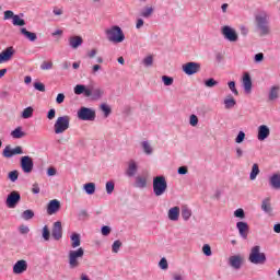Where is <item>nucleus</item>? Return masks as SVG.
Here are the masks:
<instances>
[{"label": "nucleus", "instance_id": "1", "mask_svg": "<svg viewBox=\"0 0 280 280\" xmlns=\"http://www.w3.org/2000/svg\"><path fill=\"white\" fill-rule=\"evenodd\" d=\"M256 32L264 38V36H270L272 30L270 28V13L267 11H260L255 15Z\"/></svg>", "mask_w": 280, "mask_h": 280}, {"label": "nucleus", "instance_id": "2", "mask_svg": "<svg viewBox=\"0 0 280 280\" xmlns=\"http://www.w3.org/2000/svg\"><path fill=\"white\" fill-rule=\"evenodd\" d=\"M74 95H84V97H92V100H102L104 90L100 88L91 90L84 84H77L74 86Z\"/></svg>", "mask_w": 280, "mask_h": 280}, {"label": "nucleus", "instance_id": "3", "mask_svg": "<svg viewBox=\"0 0 280 280\" xmlns=\"http://www.w3.org/2000/svg\"><path fill=\"white\" fill-rule=\"evenodd\" d=\"M167 192V179L163 175L153 177V194L156 198L165 196Z\"/></svg>", "mask_w": 280, "mask_h": 280}, {"label": "nucleus", "instance_id": "4", "mask_svg": "<svg viewBox=\"0 0 280 280\" xmlns=\"http://www.w3.org/2000/svg\"><path fill=\"white\" fill-rule=\"evenodd\" d=\"M248 261L255 266H264V264H266V254L261 253V247L259 245L252 247Z\"/></svg>", "mask_w": 280, "mask_h": 280}, {"label": "nucleus", "instance_id": "5", "mask_svg": "<svg viewBox=\"0 0 280 280\" xmlns=\"http://www.w3.org/2000/svg\"><path fill=\"white\" fill-rule=\"evenodd\" d=\"M84 257V248L79 247L78 249L69 250L68 253V264L70 270H75V268H80V259Z\"/></svg>", "mask_w": 280, "mask_h": 280}, {"label": "nucleus", "instance_id": "6", "mask_svg": "<svg viewBox=\"0 0 280 280\" xmlns=\"http://www.w3.org/2000/svg\"><path fill=\"white\" fill-rule=\"evenodd\" d=\"M105 34L109 43H124V40H126V35H124V31L117 25L107 28L105 31Z\"/></svg>", "mask_w": 280, "mask_h": 280}, {"label": "nucleus", "instance_id": "7", "mask_svg": "<svg viewBox=\"0 0 280 280\" xmlns=\"http://www.w3.org/2000/svg\"><path fill=\"white\" fill-rule=\"evenodd\" d=\"M71 126V117L68 115L60 116L57 118L54 125L55 135H63Z\"/></svg>", "mask_w": 280, "mask_h": 280}, {"label": "nucleus", "instance_id": "8", "mask_svg": "<svg viewBox=\"0 0 280 280\" xmlns=\"http://www.w3.org/2000/svg\"><path fill=\"white\" fill-rule=\"evenodd\" d=\"M77 115L81 121H95L96 117L95 109L89 107H81Z\"/></svg>", "mask_w": 280, "mask_h": 280}, {"label": "nucleus", "instance_id": "9", "mask_svg": "<svg viewBox=\"0 0 280 280\" xmlns=\"http://www.w3.org/2000/svg\"><path fill=\"white\" fill-rule=\"evenodd\" d=\"M221 34L225 38V40H229L230 43H237V40L240 39L237 31L229 25H225L221 28Z\"/></svg>", "mask_w": 280, "mask_h": 280}, {"label": "nucleus", "instance_id": "10", "mask_svg": "<svg viewBox=\"0 0 280 280\" xmlns=\"http://www.w3.org/2000/svg\"><path fill=\"white\" fill-rule=\"evenodd\" d=\"M20 165L24 174H32L34 170V160L30 155H24L20 160Z\"/></svg>", "mask_w": 280, "mask_h": 280}, {"label": "nucleus", "instance_id": "11", "mask_svg": "<svg viewBox=\"0 0 280 280\" xmlns=\"http://www.w3.org/2000/svg\"><path fill=\"white\" fill-rule=\"evenodd\" d=\"M19 202H21V194H19V191L16 190L11 191L7 197V207L9 209H14L19 205Z\"/></svg>", "mask_w": 280, "mask_h": 280}, {"label": "nucleus", "instance_id": "12", "mask_svg": "<svg viewBox=\"0 0 280 280\" xmlns=\"http://www.w3.org/2000/svg\"><path fill=\"white\" fill-rule=\"evenodd\" d=\"M182 69L184 73H186V75H195V73H198V71H200V63L190 61L183 65Z\"/></svg>", "mask_w": 280, "mask_h": 280}, {"label": "nucleus", "instance_id": "13", "mask_svg": "<svg viewBox=\"0 0 280 280\" xmlns=\"http://www.w3.org/2000/svg\"><path fill=\"white\" fill-rule=\"evenodd\" d=\"M16 154H23V147L12 149V147L7 145L2 152L4 159H12V156H16Z\"/></svg>", "mask_w": 280, "mask_h": 280}, {"label": "nucleus", "instance_id": "14", "mask_svg": "<svg viewBox=\"0 0 280 280\" xmlns=\"http://www.w3.org/2000/svg\"><path fill=\"white\" fill-rule=\"evenodd\" d=\"M244 264V257L242 255H234L229 258V266L234 270H240Z\"/></svg>", "mask_w": 280, "mask_h": 280}, {"label": "nucleus", "instance_id": "15", "mask_svg": "<svg viewBox=\"0 0 280 280\" xmlns=\"http://www.w3.org/2000/svg\"><path fill=\"white\" fill-rule=\"evenodd\" d=\"M13 56H14V47L10 46L7 49H4L2 52H0V65H3V62H10Z\"/></svg>", "mask_w": 280, "mask_h": 280}, {"label": "nucleus", "instance_id": "16", "mask_svg": "<svg viewBox=\"0 0 280 280\" xmlns=\"http://www.w3.org/2000/svg\"><path fill=\"white\" fill-rule=\"evenodd\" d=\"M51 236L57 242H58V240H62V222L56 221L54 223V226H52V230H51Z\"/></svg>", "mask_w": 280, "mask_h": 280}, {"label": "nucleus", "instance_id": "17", "mask_svg": "<svg viewBox=\"0 0 280 280\" xmlns=\"http://www.w3.org/2000/svg\"><path fill=\"white\" fill-rule=\"evenodd\" d=\"M27 271V260H18L13 266L14 275H23V272Z\"/></svg>", "mask_w": 280, "mask_h": 280}, {"label": "nucleus", "instance_id": "18", "mask_svg": "<svg viewBox=\"0 0 280 280\" xmlns=\"http://www.w3.org/2000/svg\"><path fill=\"white\" fill-rule=\"evenodd\" d=\"M59 211H60V201H58V199L50 200L47 206L48 215H55V213Z\"/></svg>", "mask_w": 280, "mask_h": 280}, {"label": "nucleus", "instance_id": "19", "mask_svg": "<svg viewBox=\"0 0 280 280\" xmlns=\"http://www.w3.org/2000/svg\"><path fill=\"white\" fill-rule=\"evenodd\" d=\"M270 137V128L266 125H261L258 127V141H266Z\"/></svg>", "mask_w": 280, "mask_h": 280}, {"label": "nucleus", "instance_id": "20", "mask_svg": "<svg viewBox=\"0 0 280 280\" xmlns=\"http://www.w3.org/2000/svg\"><path fill=\"white\" fill-rule=\"evenodd\" d=\"M236 229L238 230V233L243 240L248 238V223L240 221L236 223Z\"/></svg>", "mask_w": 280, "mask_h": 280}, {"label": "nucleus", "instance_id": "21", "mask_svg": "<svg viewBox=\"0 0 280 280\" xmlns=\"http://www.w3.org/2000/svg\"><path fill=\"white\" fill-rule=\"evenodd\" d=\"M243 89L245 93H250L253 91V79L248 72L243 75Z\"/></svg>", "mask_w": 280, "mask_h": 280}, {"label": "nucleus", "instance_id": "22", "mask_svg": "<svg viewBox=\"0 0 280 280\" xmlns=\"http://www.w3.org/2000/svg\"><path fill=\"white\" fill-rule=\"evenodd\" d=\"M167 218L171 220V222H178V219L180 218V208L175 206L168 209Z\"/></svg>", "mask_w": 280, "mask_h": 280}, {"label": "nucleus", "instance_id": "23", "mask_svg": "<svg viewBox=\"0 0 280 280\" xmlns=\"http://www.w3.org/2000/svg\"><path fill=\"white\" fill-rule=\"evenodd\" d=\"M138 170H139V166L137 165V162L135 160H130L128 163V167L126 170V175L129 178H132L133 176L137 175Z\"/></svg>", "mask_w": 280, "mask_h": 280}, {"label": "nucleus", "instance_id": "24", "mask_svg": "<svg viewBox=\"0 0 280 280\" xmlns=\"http://www.w3.org/2000/svg\"><path fill=\"white\" fill-rule=\"evenodd\" d=\"M269 185L271 189H280V173H276L270 176Z\"/></svg>", "mask_w": 280, "mask_h": 280}, {"label": "nucleus", "instance_id": "25", "mask_svg": "<svg viewBox=\"0 0 280 280\" xmlns=\"http://www.w3.org/2000/svg\"><path fill=\"white\" fill-rule=\"evenodd\" d=\"M135 187L137 189H145V187H148V177L137 176Z\"/></svg>", "mask_w": 280, "mask_h": 280}, {"label": "nucleus", "instance_id": "26", "mask_svg": "<svg viewBox=\"0 0 280 280\" xmlns=\"http://www.w3.org/2000/svg\"><path fill=\"white\" fill-rule=\"evenodd\" d=\"M83 43V39L81 36H72L69 38V45L72 49H78Z\"/></svg>", "mask_w": 280, "mask_h": 280}, {"label": "nucleus", "instance_id": "27", "mask_svg": "<svg viewBox=\"0 0 280 280\" xmlns=\"http://www.w3.org/2000/svg\"><path fill=\"white\" fill-rule=\"evenodd\" d=\"M152 14H154V8L153 7H144L140 12V16L142 19H151Z\"/></svg>", "mask_w": 280, "mask_h": 280}, {"label": "nucleus", "instance_id": "28", "mask_svg": "<svg viewBox=\"0 0 280 280\" xmlns=\"http://www.w3.org/2000/svg\"><path fill=\"white\" fill-rule=\"evenodd\" d=\"M71 240V246L72 248H78L80 247V244H82V241L80 238V234L78 233H72L70 236Z\"/></svg>", "mask_w": 280, "mask_h": 280}, {"label": "nucleus", "instance_id": "29", "mask_svg": "<svg viewBox=\"0 0 280 280\" xmlns=\"http://www.w3.org/2000/svg\"><path fill=\"white\" fill-rule=\"evenodd\" d=\"M260 172L261 171L259 170V164H257V163L253 164L252 171H250V174H249V180H256L257 176H259Z\"/></svg>", "mask_w": 280, "mask_h": 280}, {"label": "nucleus", "instance_id": "30", "mask_svg": "<svg viewBox=\"0 0 280 280\" xmlns=\"http://www.w3.org/2000/svg\"><path fill=\"white\" fill-rule=\"evenodd\" d=\"M261 210L265 213H272V206L270 205V198H265L261 202Z\"/></svg>", "mask_w": 280, "mask_h": 280}, {"label": "nucleus", "instance_id": "31", "mask_svg": "<svg viewBox=\"0 0 280 280\" xmlns=\"http://www.w3.org/2000/svg\"><path fill=\"white\" fill-rule=\"evenodd\" d=\"M141 148H142V151L144 152V154H147V156L152 155L154 152V149H152V145L148 141H142Z\"/></svg>", "mask_w": 280, "mask_h": 280}, {"label": "nucleus", "instance_id": "32", "mask_svg": "<svg viewBox=\"0 0 280 280\" xmlns=\"http://www.w3.org/2000/svg\"><path fill=\"white\" fill-rule=\"evenodd\" d=\"M21 34H23V36H25V38L31 40V43L36 42V38H38L36 36V33H32V32L27 31V28H21Z\"/></svg>", "mask_w": 280, "mask_h": 280}, {"label": "nucleus", "instance_id": "33", "mask_svg": "<svg viewBox=\"0 0 280 280\" xmlns=\"http://www.w3.org/2000/svg\"><path fill=\"white\" fill-rule=\"evenodd\" d=\"M26 133L23 131V127H18L11 132V137H13V139H23Z\"/></svg>", "mask_w": 280, "mask_h": 280}, {"label": "nucleus", "instance_id": "34", "mask_svg": "<svg viewBox=\"0 0 280 280\" xmlns=\"http://www.w3.org/2000/svg\"><path fill=\"white\" fill-rule=\"evenodd\" d=\"M83 188L88 196H93V194H95V183H88L83 186Z\"/></svg>", "mask_w": 280, "mask_h": 280}, {"label": "nucleus", "instance_id": "35", "mask_svg": "<svg viewBox=\"0 0 280 280\" xmlns=\"http://www.w3.org/2000/svg\"><path fill=\"white\" fill-rule=\"evenodd\" d=\"M236 104L237 102H235V98H233V96H229L224 100V106L228 110L233 108Z\"/></svg>", "mask_w": 280, "mask_h": 280}, {"label": "nucleus", "instance_id": "36", "mask_svg": "<svg viewBox=\"0 0 280 280\" xmlns=\"http://www.w3.org/2000/svg\"><path fill=\"white\" fill-rule=\"evenodd\" d=\"M279 97V86H272L269 92V100L272 102Z\"/></svg>", "mask_w": 280, "mask_h": 280}, {"label": "nucleus", "instance_id": "37", "mask_svg": "<svg viewBox=\"0 0 280 280\" xmlns=\"http://www.w3.org/2000/svg\"><path fill=\"white\" fill-rule=\"evenodd\" d=\"M182 218L185 222H187L189 218H191V209H189L188 207H184L182 209Z\"/></svg>", "mask_w": 280, "mask_h": 280}, {"label": "nucleus", "instance_id": "38", "mask_svg": "<svg viewBox=\"0 0 280 280\" xmlns=\"http://www.w3.org/2000/svg\"><path fill=\"white\" fill-rule=\"evenodd\" d=\"M32 115H34V108L33 107H26L22 112V118L23 119H30V117H32Z\"/></svg>", "mask_w": 280, "mask_h": 280}, {"label": "nucleus", "instance_id": "39", "mask_svg": "<svg viewBox=\"0 0 280 280\" xmlns=\"http://www.w3.org/2000/svg\"><path fill=\"white\" fill-rule=\"evenodd\" d=\"M8 178L9 180H11V183H16L19 180V171H11L8 174Z\"/></svg>", "mask_w": 280, "mask_h": 280}, {"label": "nucleus", "instance_id": "40", "mask_svg": "<svg viewBox=\"0 0 280 280\" xmlns=\"http://www.w3.org/2000/svg\"><path fill=\"white\" fill-rule=\"evenodd\" d=\"M21 218H22V220H32L33 218H34V212H33V210H25L24 212H22V214H21Z\"/></svg>", "mask_w": 280, "mask_h": 280}, {"label": "nucleus", "instance_id": "41", "mask_svg": "<svg viewBox=\"0 0 280 280\" xmlns=\"http://www.w3.org/2000/svg\"><path fill=\"white\" fill-rule=\"evenodd\" d=\"M100 108L104 113L105 117H108L110 113H113V110L110 109V106H108V104L106 103L101 104Z\"/></svg>", "mask_w": 280, "mask_h": 280}, {"label": "nucleus", "instance_id": "42", "mask_svg": "<svg viewBox=\"0 0 280 280\" xmlns=\"http://www.w3.org/2000/svg\"><path fill=\"white\" fill-rule=\"evenodd\" d=\"M13 25L18 27H23V25H25V20L21 19V16L19 15H15L13 16Z\"/></svg>", "mask_w": 280, "mask_h": 280}, {"label": "nucleus", "instance_id": "43", "mask_svg": "<svg viewBox=\"0 0 280 280\" xmlns=\"http://www.w3.org/2000/svg\"><path fill=\"white\" fill-rule=\"evenodd\" d=\"M162 82H163L164 86H172V84H174V78L163 75L162 77Z\"/></svg>", "mask_w": 280, "mask_h": 280}, {"label": "nucleus", "instance_id": "44", "mask_svg": "<svg viewBox=\"0 0 280 280\" xmlns=\"http://www.w3.org/2000/svg\"><path fill=\"white\" fill-rule=\"evenodd\" d=\"M142 65H144V67H152V65H154V57H152V55L145 57L142 60Z\"/></svg>", "mask_w": 280, "mask_h": 280}, {"label": "nucleus", "instance_id": "45", "mask_svg": "<svg viewBox=\"0 0 280 280\" xmlns=\"http://www.w3.org/2000/svg\"><path fill=\"white\" fill-rule=\"evenodd\" d=\"M205 86H207L208 89H213V86H218V81H215V79L213 78H210L205 81Z\"/></svg>", "mask_w": 280, "mask_h": 280}, {"label": "nucleus", "instance_id": "46", "mask_svg": "<svg viewBox=\"0 0 280 280\" xmlns=\"http://www.w3.org/2000/svg\"><path fill=\"white\" fill-rule=\"evenodd\" d=\"M202 253H203V255H206V257H211V255H213V252H211V245L205 244L202 246Z\"/></svg>", "mask_w": 280, "mask_h": 280}, {"label": "nucleus", "instance_id": "47", "mask_svg": "<svg viewBox=\"0 0 280 280\" xmlns=\"http://www.w3.org/2000/svg\"><path fill=\"white\" fill-rule=\"evenodd\" d=\"M105 187H106V194H108V196H110V194H113V191H115V182H107Z\"/></svg>", "mask_w": 280, "mask_h": 280}, {"label": "nucleus", "instance_id": "48", "mask_svg": "<svg viewBox=\"0 0 280 280\" xmlns=\"http://www.w3.org/2000/svg\"><path fill=\"white\" fill-rule=\"evenodd\" d=\"M234 217L244 220V218H246V213L244 212V209L238 208L234 211Z\"/></svg>", "mask_w": 280, "mask_h": 280}, {"label": "nucleus", "instance_id": "49", "mask_svg": "<svg viewBox=\"0 0 280 280\" xmlns=\"http://www.w3.org/2000/svg\"><path fill=\"white\" fill-rule=\"evenodd\" d=\"M244 139H246V133L244 131H240L235 138V143H244Z\"/></svg>", "mask_w": 280, "mask_h": 280}, {"label": "nucleus", "instance_id": "50", "mask_svg": "<svg viewBox=\"0 0 280 280\" xmlns=\"http://www.w3.org/2000/svg\"><path fill=\"white\" fill-rule=\"evenodd\" d=\"M51 233L49 232V228L47 225H45L43 228V237L46 242H49V237H50Z\"/></svg>", "mask_w": 280, "mask_h": 280}, {"label": "nucleus", "instance_id": "51", "mask_svg": "<svg viewBox=\"0 0 280 280\" xmlns=\"http://www.w3.org/2000/svg\"><path fill=\"white\" fill-rule=\"evenodd\" d=\"M119 248H121V241H115L112 245V252L119 253Z\"/></svg>", "mask_w": 280, "mask_h": 280}, {"label": "nucleus", "instance_id": "52", "mask_svg": "<svg viewBox=\"0 0 280 280\" xmlns=\"http://www.w3.org/2000/svg\"><path fill=\"white\" fill-rule=\"evenodd\" d=\"M228 86H229L230 91H232V93H233L234 95H240V92H238L237 89L235 88V81H230V82L228 83Z\"/></svg>", "mask_w": 280, "mask_h": 280}, {"label": "nucleus", "instance_id": "53", "mask_svg": "<svg viewBox=\"0 0 280 280\" xmlns=\"http://www.w3.org/2000/svg\"><path fill=\"white\" fill-rule=\"evenodd\" d=\"M159 267L162 270H167V268H170V265L167 264V259L166 258H162L159 262Z\"/></svg>", "mask_w": 280, "mask_h": 280}, {"label": "nucleus", "instance_id": "54", "mask_svg": "<svg viewBox=\"0 0 280 280\" xmlns=\"http://www.w3.org/2000/svg\"><path fill=\"white\" fill-rule=\"evenodd\" d=\"M33 86L36 91H40V93H45V84H43L42 82H35Z\"/></svg>", "mask_w": 280, "mask_h": 280}, {"label": "nucleus", "instance_id": "55", "mask_svg": "<svg viewBox=\"0 0 280 280\" xmlns=\"http://www.w3.org/2000/svg\"><path fill=\"white\" fill-rule=\"evenodd\" d=\"M145 25V21L142 20V18H138L136 20V30H141Z\"/></svg>", "mask_w": 280, "mask_h": 280}, {"label": "nucleus", "instance_id": "56", "mask_svg": "<svg viewBox=\"0 0 280 280\" xmlns=\"http://www.w3.org/2000/svg\"><path fill=\"white\" fill-rule=\"evenodd\" d=\"M254 62L259 63L264 62V52H258L254 56Z\"/></svg>", "mask_w": 280, "mask_h": 280}, {"label": "nucleus", "instance_id": "57", "mask_svg": "<svg viewBox=\"0 0 280 280\" xmlns=\"http://www.w3.org/2000/svg\"><path fill=\"white\" fill-rule=\"evenodd\" d=\"M101 233H102V235H104L105 237H107V235H110V226H108V225L102 226Z\"/></svg>", "mask_w": 280, "mask_h": 280}, {"label": "nucleus", "instance_id": "58", "mask_svg": "<svg viewBox=\"0 0 280 280\" xmlns=\"http://www.w3.org/2000/svg\"><path fill=\"white\" fill-rule=\"evenodd\" d=\"M14 16H16V15L14 14L13 11L8 10L4 12V21H8L10 19L14 20Z\"/></svg>", "mask_w": 280, "mask_h": 280}, {"label": "nucleus", "instance_id": "59", "mask_svg": "<svg viewBox=\"0 0 280 280\" xmlns=\"http://www.w3.org/2000/svg\"><path fill=\"white\" fill-rule=\"evenodd\" d=\"M19 231L21 235H27V233H30V228L27 225H20Z\"/></svg>", "mask_w": 280, "mask_h": 280}, {"label": "nucleus", "instance_id": "60", "mask_svg": "<svg viewBox=\"0 0 280 280\" xmlns=\"http://www.w3.org/2000/svg\"><path fill=\"white\" fill-rule=\"evenodd\" d=\"M189 124H190V126H198V116L192 114L190 116Z\"/></svg>", "mask_w": 280, "mask_h": 280}, {"label": "nucleus", "instance_id": "61", "mask_svg": "<svg viewBox=\"0 0 280 280\" xmlns=\"http://www.w3.org/2000/svg\"><path fill=\"white\" fill-rule=\"evenodd\" d=\"M189 172V170L187 168V166H180L177 170V174H179L180 176H185V174H187Z\"/></svg>", "mask_w": 280, "mask_h": 280}, {"label": "nucleus", "instance_id": "62", "mask_svg": "<svg viewBox=\"0 0 280 280\" xmlns=\"http://www.w3.org/2000/svg\"><path fill=\"white\" fill-rule=\"evenodd\" d=\"M54 67V63L52 62H44L43 65H42V69L44 70V71H49V69H51Z\"/></svg>", "mask_w": 280, "mask_h": 280}, {"label": "nucleus", "instance_id": "63", "mask_svg": "<svg viewBox=\"0 0 280 280\" xmlns=\"http://www.w3.org/2000/svg\"><path fill=\"white\" fill-rule=\"evenodd\" d=\"M56 102H57L58 104H62V103L65 102V94L59 93V94L57 95V97H56Z\"/></svg>", "mask_w": 280, "mask_h": 280}, {"label": "nucleus", "instance_id": "64", "mask_svg": "<svg viewBox=\"0 0 280 280\" xmlns=\"http://www.w3.org/2000/svg\"><path fill=\"white\" fill-rule=\"evenodd\" d=\"M89 215V212L86 210H80L79 211V218L81 220H84Z\"/></svg>", "mask_w": 280, "mask_h": 280}]
</instances>
